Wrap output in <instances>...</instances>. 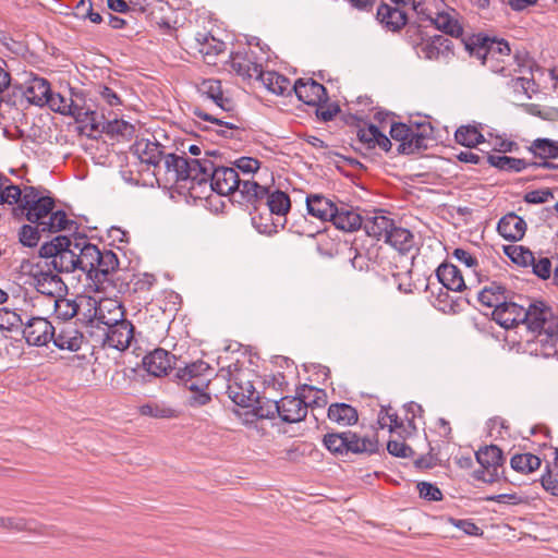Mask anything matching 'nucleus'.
Here are the masks:
<instances>
[{
  "label": "nucleus",
  "mask_w": 558,
  "mask_h": 558,
  "mask_svg": "<svg viewBox=\"0 0 558 558\" xmlns=\"http://www.w3.org/2000/svg\"><path fill=\"white\" fill-rule=\"evenodd\" d=\"M221 155L217 150L206 151V157L194 159L170 154L166 157V171L174 172L178 181L191 180L198 185L209 184L219 195L240 196L244 203L242 187L247 180H241L233 167H226L218 161Z\"/></svg>",
  "instance_id": "f257e3e1"
},
{
  "label": "nucleus",
  "mask_w": 558,
  "mask_h": 558,
  "mask_svg": "<svg viewBox=\"0 0 558 558\" xmlns=\"http://www.w3.org/2000/svg\"><path fill=\"white\" fill-rule=\"evenodd\" d=\"M15 216H24L31 223L40 226L43 231L58 232L76 229V222L69 220L63 210L52 211L54 199L46 196L35 186L25 185L21 189Z\"/></svg>",
  "instance_id": "f03ea898"
},
{
  "label": "nucleus",
  "mask_w": 558,
  "mask_h": 558,
  "mask_svg": "<svg viewBox=\"0 0 558 558\" xmlns=\"http://www.w3.org/2000/svg\"><path fill=\"white\" fill-rule=\"evenodd\" d=\"M526 328L535 333V340L543 345L556 347L558 340V315L543 301L525 300Z\"/></svg>",
  "instance_id": "7ed1b4c3"
},
{
  "label": "nucleus",
  "mask_w": 558,
  "mask_h": 558,
  "mask_svg": "<svg viewBox=\"0 0 558 558\" xmlns=\"http://www.w3.org/2000/svg\"><path fill=\"white\" fill-rule=\"evenodd\" d=\"M76 234L74 236L58 235L45 242L39 248V257L45 259V266L56 272H73L77 270Z\"/></svg>",
  "instance_id": "20e7f679"
},
{
  "label": "nucleus",
  "mask_w": 558,
  "mask_h": 558,
  "mask_svg": "<svg viewBox=\"0 0 558 558\" xmlns=\"http://www.w3.org/2000/svg\"><path fill=\"white\" fill-rule=\"evenodd\" d=\"M213 374L214 369L202 360L185 364L184 367H178L175 376L192 392L190 397L191 405H205L211 400L210 395L206 390Z\"/></svg>",
  "instance_id": "39448f33"
},
{
  "label": "nucleus",
  "mask_w": 558,
  "mask_h": 558,
  "mask_svg": "<svg viewBox=\"0 0 558 558\" xmlns=\"http://www.w3.org/2000/svg\"><path fill=\"white\" fill-rule=\"evenodd\" d=\"M244 203L254 206L255 209L265 204L270 215L284 217L290 208L291 201L287 193L280 190H270L255 181H246L242 187Z\"/></svg>",
  "instance_id": "423d86ee"
},
{
  "label": "nucleus",
  "mask_w": 558,
  "mask_h": 558,
  "mask_svg": "<svg viewBox=\"0 0 558 558\" xmlns=\"http://www.w3.org/2000/svg\"><path fill=\"white\" fill-rule=\"evenodd\" d=\"M465 48L474 56L482 60L483 64L488 66L493 72L500 73L504 76L510 74L506 66L500 63L505 62V58H510V46L504 39L489 37H477L476 43H466Z\"/></svg>",
  "instance_id": "0eeeda50"
},
{
  "label": "nucleus",
  "mask_w": 558,
  "mask_h": 558,
  "mask_svg": "<svg viewBox=\"0 0 558 558\" xmlns=\"http://www.w3.org/2000/svg\"><path fill=\"white\" fill-rule=\"evenodd\" d=\"M52 111L64 116H70L80 124L81 132L84 129L90 114H93V104H88L85 97L80 93H71L68 98L59 93L51 92L49 102L46 104Z\"/></svg>",
  "instance_id": "6e6552de"
},
{
  "label": "nucleus",
  "mask_w": 558,
  "mask_h": 558,
  "mask_svg": "<svg viewBox=\"0 0 558 558\" xmlns=\"http://www.w3.org/2000/svg\"><path fill=\"white\" fill-rule=\"evenodd\" d=\"M475 458L481 468L475 470L473 477L485 483H495L505 474V457L496 445L480 448Z\"/></svg>",
  "instance_id": "1a4fd4ad"
},
{
  "label": "nucleus",
  "mask_w": 558,
  "mask_h": 558,
  "mask_svg": "<svg viewBox=\"0 0 558 558\" xmlns=\"http://www.w3.org/2000/svg\"><path fill=\"white\" fill-rule=\"evenodd\" d=\"M135 128L133 124L124 120L108 121L105 116L98 113L93 108V114L89 116L82 133L88 137H96L95 133H106L111 137H121L122 140H131L134 135Z\"/></svg>",
  "instance_id": "9d476101"
},
{
  "label": "nucleus",
  "mask_w": 558,
  "mask_h": 558,
  "mask_svg": "<svg viewBox=\"0 0 558 558\" xmlns=\"http://www.w3.org/2000/svg\"><path fill=\"white\" fill-rule=\"evenodd\" d=\"M93 315L88 316L87 327L102 330L105 328L114 326L123 320L124 310L120 302L112 299H105L99 302L93 301Z\"/></svg>",
  "instance_id": "9b49d317"
},
{
  "label": "nucleus",
  "mask_w": 558,
  "mask_h": 558,
  "mask_svg": "<svg viewBox=\"0 0 558 558\" xmlns=\"http://www.w3.org/2000/svg\"><path fill=\"white\" fill-rule=\"evenodd\" d=\"M421 16L423 21H429L437 29L451 37L459 38L463 34V27L459 20L460 14L454 9L446 8L437 12L429 10Z\"/></svg>",
  "instance_id": "f8f14e48"
},
{
  "label": "nucleus",
  "mask_w": 558,
  "mask_h": 558,
  "mask_svg": "<svg viewBox=\"0 0 558 558\" xmlns=\"http://www.w3.org/2000/svg\"><path fill=\"white\" fill-rule=\"evenodd\" d=\"M310 396L302 393L298 396H287L278 401L279 417L286 423H298L306 417L310 402L306 401Z\"/></svg>",
  "instance_id": "ddd939ff"
},
{
  "label": "nucleus",
  "mask_w": 558,
  "mask_h": 558,
  "mask_svg": "<svg viewBox=\"0 0 558 558\" xmlns=\"http://www.w3.org/2000/svg\"><path fill=\"white\" fill-rule=\"evenodd\" d=\"M526 307L527 303L518 304L508 299L504 300L497 310H493V319L506 329L513 328L526 320Z\"/></svg>",
  "instance_id": "4468645a"
},
{
  "label": "nucleus",
  "mask_w": 558,
  "mask_h": 558,
  "mask_svg": "<svg viewBox=\"0 0 558 558\" xmlns=\"http://www.w3.org/2000/svg\"><path fill=\"white\" fill-rule=\"evenodd\" d=\"M101 331L104 345L119 351L126 350L134 337V326L128 319Z\"/></svg>",
  "instance_id": "2eb2a0df"
},
{
  "label": "nucleus",
  "mask_w": 558,
  "mask_h": 558,
  "mask_svg": "<svg viewBox=\"0 0 558 558\" xmlns=\"http://www.w3.org/2000/svg\"><path fill=\"white\" fill-rule=\"evenodd\" d=\"M23 337L29 345H46L53 338V326L47 318L33 317L24 325Z\"/></svg>",
  "instance_id": "dca6fc26"
},
{
  "label": "nucleus",
  "mask_w": 558,
  "mask_h": 558,
  "mask_svg": "<svg viewBox=\"0 0 558 558\" xmlns=\"http://www.w3.org/2000/svg\"><path fill=\"white\" fill-rule=\"evenodd\" d=\"M94 260V268L87 272V278L94 283H102L119 269V258L111 250L98 248V257Z\"/></svg>",
  "instance_id": "f3484780"
},
{
  "label": "nucleus",
  "mask_w": 558,
  "mask_h": 558,
  "mask_svg": "<svg viewBox=\"0 0 558 558\" xmlns=\"http://www.w3.org/2000/svg\"><path fill=\"white\" fill-rule=\"evenodd\" d=\"M178 359L165 349L158 348L145 355L143 365L146 371L156 377L168 375L172 369H177Z\"/></svg>",
  "instance_id": "a211bd4d"
},
{
  "label": "nucleus",
  "mask_w": 558,
  "mask_h": 558,
  "mask_svg": "<svg viewBox=\"0 0 558 558\" xmlns=\"http://www.w3.org/2000/svg\"><path fill=\"white\" fill-rule=\"evenodd\" d=\"M434 129L429 122L416 123L412 125L409 141L398 146L399 154H415L428 147V142L433 140Z\"/></svg>",
  "instance_id": "6ab92c4d"
},
{
  "label": "nucleus",
  "mask_w": 558,
  "mask_h": 558,
  "mask_svg": "<svg viewBox=\"0 0 558 558\" xmlns=\"http://www.w3.org/2000/svg\"><path fill=\"white\" fill-rule=\"evenodd\" d=\"M299 100L306 105H318L319 102L327 101L328 95L324 85L310 78L307 81L299 78L292 86Z\"/></svg>",
  "instance_id": "aec40b11"
},
{
  "label": "nucleus",
  "mask_w": 558,
  "mask_h": 558,
  "mask_svg": "<svg viewBox=\"0 0 558 558\" xmlns=\"http://www.w3.org/2000/svg\"><path fill=\"white\" fill-rule=\"evenodd\" d=\"M230 65L232 70L244 78H257L263 65L256 62L253 51H236L230 57Z\"/></svg>",
  "instance_id": "412c9836"
},
{
  "label": "nucleus",
  "mask_w": 558,
  "mask_h": 558,
  "mask_svg": "<svg viewBox=\"0 0 558 558\" xmlns=\"http://www.w3.org/2000/svg\"><path fill=\"white\" fill-rule=\"evenodd\" d=\"M132 149L142 162L158 167L161 160H163V163L166 165V157L168 154L163 151V147L156 140H137ZM171 153H169V155Z\"/></svg>",
  "instance_id": "4be33fe9"
},
{
  "label": "nucleus",
  "mask_w": 558,
  "mask_h": 558,
  "mask_svg": "<svg viewBox=\"0 0 558 558\" xmlns=\"http://www.w3.org/2000/svg\"><path fill=\"white\" fill-rule=\"evenodd\" d=\"M421 52L428 60L448 61L453 56V44L444 35H435L422 45Z\"/></svg>",
  "instance_id": "5701e85b"
},
{
  "label": "nucleus",
  "mask_w": 558,
  "mask_h": 558,
  "mask_svg": "<svg viewBox=\"0 0 558 558\" xmlns=\"http://www.w3.org/2000/svg\"><path fill=\"white\" fill-rule=\"evenodd\" d=\"M227 393L236 405L243 408L253 405L257 397L253 384L250 380H243L240 376L229 380Z\"/></svg>",
  "instance_id": "b1692460"
},
{
  "label": "nucleus",
  "mask_w": 558,
  "mask_h": 558,
  "mask_svg": "<svg viewBox=\"0 0 558 558\" xmlns=\"http://www.w3.org/2000/svg\"><path fill=\"white\" fill-rule=\"evenodd\" d=\"M198 92L208 99H211L220 109L221 113H230L234 110V104L232 99L225 97L221 82L219 80H204L198 85Z\"/></svg>",
  "instance_id": "393cba45"
},
{
  "label": "nucleus",
  "mask_w": 558,
  "mask_h": 558,
  "mask_svg": "<svg viewBox=\"0 0 558 558\" xmlns=\"http://www.w3.org/2000/svg\"><path fill=\"white\" fill-rule=\"evenodd\" d=\"M376 20L385 29L396 33L405 26L408 16L404 11L383 2L377 9Z\"/></svg>",
  "instance_id": "a878e982"
},
{
  "label": "nucleus",
  "mask_w": 558,
  "mask_h": 558,
  "mask_svg": "<svg viewBox=\"0 0 558 558\" xmlns=\"http://www.w3.org/2000/svg\"><path fill=\"white\" fill-rule=\"evenodd\" d=\"M363 218L355 209L347 204L337 205V213H335L331 222L333 226L345 232H353L362 228Z\"/></svg>",
  "instance_id": "bb28decb"
},
{
  "label": "nucleus",
  "mask_w": 558,
  "mask_h": 558,
  "mask_svg": "<svg viewBox=\"0 0 558 558\" xmlns=\"http://www.w3.org/2000/svg\"><path fill=\"white\" fill-rule=\"evenodd\" d=\"M306 208L310 216L320 221H331L337 213V204L322 194L307 195Z\"/></svg>",
  "instance_id": "cd10ccee"
},
{
  "label": "nucleus",
  "mask_w": 558,
  "mask_h": 558,
  "mask_svg": "<svg viewBox=\"0 0 558 558\" xmlns=\"http://www.w3.org/2000/svg\"><path fill=\"white\" fill-rule=\"evenodd\" d=\"M498 233L507 241H520L526 231V222L514 213L505 215L498 222Z\"/></svg>",
  "instance_id": "c85d7f7f"
},
{
  "label": "nucleus",
  "mask_w": 558,
  "mask_h": 558,
  "mask_svg": "<svg viewBox=\"0 0 558 558\" xmlns=\"http://www.w3.org/2000/svg\"><path fill=\"white\" fill-rule=\"evenodd\" d=\"M77 255V270L87 275L94 268L95 258L98 257V246L90 243L85 234H76V243H74Z\"/></svg>",
  "instance_id": "c756f323"
},
{
  "label": "nucleus",
  "mask_w": 558,
  "mask_h": 558,
  "mask_svg": "<svg viewBox=\"0 0 558 558\" xmlns=\"http://www.w3.org/2000/svg\"><path fill=\"white\" fill-rule=\"evenodd\" d=\"M436 277L438 281L451 291H462L466 289L464 279L460 269L453 264L444 263L436 269Z\"/></svg>",
  "instance_id": "7c9ffc66"
},
{
  "label": "nucleus",
  "mask_w": 558,
  "mask_h": 558,
  "mask_svg": "<svg viewBox=\"0 0 558 558\" xmlns=\"http://www.w3.org/2000/svg\"><path fill=\"white\" fill-rule=\"evenodd\" d=\"M52 271L54 270L49 267L47 270H40L34 275V286L39 293L54 296L56 292L62 289L63 281L58 274Z\"/></svg>",
  "instance_id": "2f4dec72"
},
{
  "label": "nucleus",
  "mask_w": 558,
  "mask_h": 558,
  "mask_svg": "<svg viewBox=\"0 0 558 558\" xmlns=\"http://www.w3.org/2000/svg\"><path fill=\"white\" fill-rule=\"evenodd\" d=\"M392 223V219L376 213L373 216L364 217L362 227L368 236L385 241Z\"/></svg>",
  "instance_id": "473e14b6"
},
{
  "label": "nucleus",
  "mask_w": 558,
  "mask_h": 558,
  "mask_svg": "<svg viewBox=\"0 0 558 558\" xmlns=\"http://www.w3.org/2000/svg\"><path fill=\"white\" fill-rule=\"evenodd\" d=\"M53 344L60 350L77 351L83 342V335L73 326L62 327L58 333L53 328Z\"/></svg>",
  "instance_id": "72a5a7b5"
},
{
  "label": "nucleus",
  "mask_w": 558,
  "mask_h": 558,
  "mask_svg": "<svg viewBox=\"0 0 558 558\" xmlns=\"http://www.w3.org/2000/svg\"><path fill=\"white\" fill-rule=\"evenodd\" d=\"M194 114L196 117H198L199 119L204 120V121H209L214 124H216L218 126V129L216 130V132L220 135V136H223V137H238V134H240L241 132V128L236 124H234L233 122H230V121H226V117L225 116H220V113H217V114H210V113H207L205 112L204 110H202L201 108H195L194 109Z\"/></svg>",
  "instance_id": "f704fd0d"
},
{
  "label": "nucleus",
  "mask_w": 558,
  "mask_h": 558,
  "mask_svg": "<svg viewBox=\"0 0 558 558\" xmlns=\"http://www.w3.org/2000/svg\"><path fill=\"white\" fill-rule=\"evenodd\" d=\"M385 242L402 254L410 252L415 245L413 233L405 228L397 227L395 222L392 223Z\"/></svg>",
  "instance_id": "c9c22d12"
},
{
  "label": "nucleus",
  "mask_w": 558,
  "mask_h": 558,
  "mask_svg": "<svg viewBox=\"0 0 558 558\" xmlns=\"http://www.w3.org/2000/svg\"><path fill=\"white\" fill-rule=\"evenodd\" d=\"M508 290L500 283L493 282L490 286L485 287L477 294L478 302L489 308L497 310V306L508 299Z\"/></svg>",
  "instance_id": "e433bc0d"
},
{
  "label": "nucleus",
  "mask_w": 558,
  "mask_h": 558,
  "mask_svg": "<svg viewBox=\"0 0 558 558\" xmlns=\"http://www.w3.org/2000/svg\"><path fill=\"white\" fill-rule=\"evenodd\" d=\"M256 80L260 81L268 90L280 96L286 95L291 87L289 78L275 71L262 70Z\"/></svg>",
  "instance_id": "4c0bfd02"
},
{
  "label": "nucleus",
  "mask_w": 558,
  "mask_h": 558,
  "mask_svg": "<svg viewBox=\"0 0 558 558\" xmlns=\"http://www.w3.org/2000/svg\"><path fill=\"white\" fill-rule=\"evenodd\" d=\"M328 418L340 425L355 424L359 420L357 411L347 403H332L328 408Z\"/></svg>",
  "instance_id": "58836bf2"
},
{
  "label": "nucleus",
  "mask_w": 558,
  "mask_h": 558,
  "mask_svg": "<svg viewBox=\"0 0 558 558\" xmlns=\"http://www.w3.org/2000/svg\"><path fill=\"white\" fill-rule=\"evenodd\" d=\"M51 94L50 84L45 78H34L28 85L25 95L29 102L36 106H45L49 102Z\"/></svg>",
  "instance_id": "ea45409f"
},
{
  "label": "nucleus",
  "mask_w": 558,
  "mask_h": 558,
  "mask_svg": "<svg viewBox=\"0 0 558 558\" xmlns=\"http://www.w3.org/2000/svg\"><path fill=\"white\" fill-rule=\"evenodd\" d=\"M348 436V452L372 454L378 450V441L375 437H360L353 432H345Z\"/></svg>",
  "instance_id": "a19ab883"
},
{
  "label": "nucleus",
  "mask_w": 558,
  "mask_h": 558,
  "mask_svg": "<svg viewBox=\"0 0 558 558\" xmlns=\"http://www.w3.org/2000/svg\"><path fill=\"white\" fill-rule=\"evenodd\" d=\"M486 163L499 170L514 172H520L527 168L530 165V162L525 161L524 159L492 154L486 156Z\"/></svg>",
  "instance_id": "79ce46f5"
},
{
  "label": "nucleus",
  "mask_w": 558,
  "mask_h": 558,
  "mask_svg": "<svg viewBox=\"0 0 558 558\" xmlns=\"http://www.w3.org/2000/svg\"><path fill=\"white\" fill-rule=\"evenodd\" d=\"M542 464V460L530 452L526 453H515L510 459V466L515 472L522 473V474H529L537 469H539Z\"/></svg>",
  "instance_id": "37998d69"
},
{
  "label": "nucleus",
  "mask_w": 558,
  "mask_h": 558,
  "mask_svg": "<svg viewBox=\"0 0 558 558\" xmlns=\"http://www.w3.org/2000/svg\"><path fill=\"white\" fill-rule=\"evenodd\" d=\"M509 88L512 90L514 100L530 99V92L534 93L535 81L532 77L518 76L508 82Z\"/></svg>",
  "instance_id": "c03bdc74"
},
{
  "label": "nucleus",
  "mask_w": 558,
  "mask_h": 558,
  "mask_svg": "<svg viewBox=\"0 0 558 558\" xmlns=\"http://www.w3.org/2000/svg\"><path fill=\"white\" fill-rule=\"evenodd\" d=\"M456 142L465 147L472 148L484 142L483 134L471 125H462L454 133Z\"/></svg>",
  "instance_id": "a18cd8bd"
},
{
  "label": "nucleus",
  "mask_w": 558,
  "mask_h": 558,
  "mask_svg": "<svg viewBox=\"0 0 558 558\" xmlns=\"http://www.w3.org/2000/svg\"><path fill=\"white\" fill-rule=\"evenodd\" d=\"M530 150L541 159L558 158V142L548 138H537L532 143Z\"/></svg>",
  "instance_id": "49530a36"
},
{
  "label": "nucleus",
  "mask_w": 558,
  "mask_h": 558,
  "mask_svg": "<svg viewBox=\"0 0 558 558\" xmlns=\"http://www.w3.org/2000/svg\"><path fill=\"white\" fill-rule=\"evenodd\" d=\"M198 51L204 56H217L225 49V43L217 40L209 34H197Z\"/></svg>",
  "instance_id": "de8ad7c7"
},
{
  "label": "nucleus",
  "mask_w": 558,
  "mask_h": 558,
  "mask_svg": "<svg viewBox=\"0 0 558 558\" xmlns=\"http://www.w3.org/2000/svg\"><path fill=\"white\" fill-rule=\"evenodd\" d=\"M21 187L12 184L10 179L0 173V205L17 203Z\"/></svg>",
  "instance_id": "09e8293b"
},
{
  "label": "nucleus",
  "mask_w": 558,
  "mask_h": 558,
  "mask_svg": "<svg viewBox=\"0 0 558 558\" xmlns=\"http://www.w3.org/2000/svg\"><path fill=\"white\" fill-rule=\"evenodd\" d=\"M78 304L75 300L60 298L54 300V314L62 320H69L78 313Z\"/></svg>",
  "instance_id": "8fccbe9b"
},
{
  "label": "nucleus",
  "mask_w": 558,
  "mask_h": 558,
  "mask_svg": "<svg viewBox=\"0 0 558 558\" xmlns=\"http://www.w3.org/2000/svg\"><path fill=\"white\" fill-rule=\"evenodd\" d=\"M348 436L343 433H329L324 436V445L332 453H348Z\"/></svg>",
  "instance_id": "3c124183"
},
{
  "label": "nucleus",
  "mask_w": 558,
  "mask_h": 558,
  "mask_svg": "<svg viewBox=\"0 0 558 558\" xmlns=\"http://www.w3.org/2000/svg\"><path fill=\"white\" fill-rule=\"evenodd\" d=\"M505 253L513 263L520 266L526 267L534 263V254L523 246H507Z\"/></svg>",
  "instance_id": "603ef678"
},
{
  "label": "nucleus",
  "mask_w": 558,
  "mask_h": 558,
  "mask_svg": "<svg viewBox=\"0 0 558 558\" xmlns=\"http://www.w3.org/2000/svg\"><path fill=\"white\" fill-rule=\"evenodd\" d=\"M254 402L257 403V405L254 408V414L258 418L274 420L276 416H279L278 401H272V400L263 401L257 396Z\"/></svg>",
  "instance_id": "864d4df0"
},
{
  "label": "nucleus",
  "mask_w": 558,
  "mask_h": 558,
  "mask_svg": "<svg viewBox=\"0 0 558 558\" xmlns=\"http://www.w3.org/2000/svg\"><path fill=\"white\" fill-rule=\"evenodd\" d=\"M40 232L44 231L40 229V226L38 225H36L35 227L31 225H24L19 232L20 242L24 246H36L40 240Z\"/></svg>",
  "instance_id": "5fc2aeb1"
},
{
  "label": "nucleus",
  "mask_w": 558,
  "mask_h": 558,
  "mask_svg": "<svg viewBox=\"0 0 558 558\" xmlns=\"http://www.w3.org/2000/svg\"><path fill=\"white\" fill-rule=\"evenodd\" d=\"M140 413L144 416L156 418H170L175 416L174 411L158 403H146L140 407Z\"/></svg>",
  "instance_id": "6e6d98bb"
},
{
  "label": "nucleus",
  "mask_w": 558,
  "mask_h": 558,
  "mask_svg": "<svg viewBox=\"0 0 558 558\" xmlns=\"http://www.w3.org/2000/svg\"><path fill=\"white\" fill-rule=\"evenodd\" d=\"M378 128L374 124H369L367 128L360 129L357 131V143L361 148L374 149L375 135L377 134Z\"/></svg>",
  "instance_id": "4d7b16f0"
},
{
  "label": "nucleus",
  "mask_w": 558,
  "mask_h": 558,
  "mask_svg": "<svg viewBox=\"0 0 558 558\" xmlns=\"http://www.w3.org/2000/svg\"><path fill=\"white\" fill-rule=\"evenodd\" d=\"M420 497L428 501H439L442 499L441 490L434 484L421 482L417 484Z\"/></svg>",
  "instance_id": "13d9d810"
},
{
  "label": "nucleus",
  "mask_w": 558,
  "mask_h": 558,
  "mask_svg": "<svg viewBox=\"0 0 558 558\" xmlns=\"http://www.w3.org/2000/svg\"><path fill=\"white\" fill-rule=\"evenodd\" d=\"M314 106L316 107V117L323 122L331 121L340 111L339 105L328 104V100Z\"/></svg>",
  "instance_id": "bf43d9fd"
},
{
  "label": "nucleus",
  "mask_w": 558,
  "mask_h": 558,
  "mask_svg": "<svg viewBox=\"0 0 558 558\" xmlns=\"http://www.w3.org/2000/svg\"><path fill=\"white\" fill-rule=\"evenodd\" d=\"M388 452L398 458H411L414 456L413 449L408 446L404 441L389 440L387 444Z\"/></svg>",
  "instance_id": "052dcab7"
},
{
  "label": "nucleus",
  "mask_w": 558,
  "mask_h": 558,
  "mask_svg": "<svg viewBox=\"0 0 558 558\" xmlns=\"http://www.w3.org/2000/svg\"><path fill=\"white\" fill-rule=\"evenodd\" d=\"M234 167L236 171L239 170L243 174H252L259 169L260 162L256 158L241 157L234 161Z\"/></svg>",
  "instance_id": "680f3d73"
},
{
  "label": "nucleus",
  "mask_w": 558,
  "mask_h": 558,
  "mask_svg": "<svg viewBox=\"0 0 558 558\" xmlns=\"http://www.w3.org/2000/svg\"><path fill=\"white\" fill-rule=\"evenodd\" d=\"M0 527L13 531L31 530V522L24 518H4L0 517Z\"/></svg>",
  "instance_id": "e2e57ef3"
},
{
  "label": "nucleus",
  "mask_w": 558,
  "mask_h": 558,
  "mask_svg": "<svg viewBox=\"0 0 558 558\" xmlns=\"http://www.w3.org/2000/svg\"><path fill=\"white\" fill-rule=\"evenodd\" d=\"M391 409H381L380 414L378 416V423L381 427L388 425L387 420L389 421V429L390 432L402 427V422L399 420V416L396 412H390Z\"/></svg>",
  "instance_id": "0e129e2a"
},
{
  "label": "nucleus",
  "mask_w": 558,
  "mask_h": 558,
  "mask_svg": "<svg viewBox=\"0 0 558 558\" xmlns=\"http://www.w3.org/2000/svg\"><path fill=\"white\" fill-rule=\"evenodd\" d=\"M533 268V274H535L541 279H548L551 274V263L547 257H541L536 259L534 257V263L531 264Z\"/></svg>",
  "instance_id": "69168bd1"
},
{
  "label": "nucleus",
  "mask_w": 558,
  "mask_h": 558,
  "mask_svg": "<svg viewBox=\"0 0 558 558\" xmlns=\"http://www.w3.org/2000/svg\"><path fill=\"white\" fill-rule=\"evenodd\" d=\"M411 129L412 125H407L404 123H393L389 133L392 140L402 144L409 141Z\"/></svg>",
  "instance_id": "338daca9"
},
{
  "label": "nucleus",
  "mask_w": 558,
  "mask_h": 558,
  "mask_svg": "<svg viewBox=\"0 0 558 558\" xmlns=\"http://www.w3.org/2000/svg\"><path fill=\"white\" fill-rule=\"evenodd\" d=\"M553 197V192L549 189H543L527 192L524 195V201L530 204H543Z\"/></svg>",
  "instance_id": "774afa93"
}]
</instances>
